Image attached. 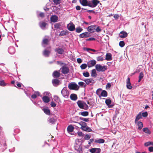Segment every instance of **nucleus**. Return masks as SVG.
Listing matches in <instances>:
<instances>
[{
    "label": "nucleus",
    "mask_w": 153,
    "mask_h": 153,
    "mask_svg": "<svg viewBox=\"0 0 153 153\" xmlns=\"http://www.w3.org/2000/svg\"><path fill=\"white\" fill-rule=\"evenodd\" d=\"M77 61L79 63H81L82 62V60L80 58H79L77 59Z\"/></svg>",
    "instance_id": "69168bd1"
},
{
    "label": "nucleus",
    "mask_w": 153,
    "mask_h": 153,
    "mask_svg": "<svg viewBox=\"0 0 153 153\" xmlns=\"http://www.w3.org/2000/svg\"><path fill=\"white\" fill-rule=\"evenodd\" d=\"M67 31L62 30L60 33L59 35L60 36H63L65 35L67 33Z\"/></svg>",
    "instance_id": "ea45409f"
},
{
    "label": "nucleus",
    "mask_w": 153,
    "mask_h": 153,
    "mask_svg": "<svg viewBox=\"0 0 153 153\" xmlns=\"http://www.w3.org/2000/svg\"><path fill=\"white\" fill-rule=\"evenodd\" d=\"M119 45L121 47H123L125 45V43L123 41H121L119 42Z\"/></svg>",
    "instance_id": "3c124183"
},
{
    "label": "nucleus",
    "mask_w": 153,
    "mask_h": 153,
    "mask_svg": "<svg viewBox=\"0 0 153 153\" xmlns=\"http://www.w3.org/2000/svg\"><path fill=\"white\" fill-rule=\"evenodd\" d=\"M83 30V29L80 27H76V33H79L82 32Z\"/></svg>",
    "instance_id": "37998d69"
},
{
    "label": "nucleus",
    "mask_w": 153,
    "mask_h": 153,
    "mask_svg": "<svg viewBox=\"0 0 153 153\" xmlns=\"http://www.w3.org/2000/svg\"><path fill=\"white\" fill-rule=\"evenodd\" d=\"M91 75L93 77H95L97 75L95 69H93L92 70Z\"/></svg>",
    "instance_id": "79ce46f5"
},
{
    "label": "nucleus",
    "mask_w": 153,
    "mask_h": 153,
    "mask_svg": "<svg viewBox=\"0 0 153 153\" xmlns=\"http://www.w3.org/2000/svg\"><path fill=\"white\" fill-rule=\"evenodd\" d=\"M78 84L80 86L83 87H85L86 85V84L84 82H79L78 83Z\"/></svg>",
    "instance_id": "09e8293b"
},
{
    "label": "nucleus",
    "mask_w": 153,
    "mask_h": 153,
    "mask_svg": "<svg viewBox=\"0 0 153 153\" xmlns=\"http://www.w3.org/2000/svg\"><path fill=\"white\" fill-rule=\"evenodd\" d=\"M87 64H86L84 63L80 65V67L83 70L87 68Z\"/></svg>",
    "instance_id": "49530a36"
},
{
    "label": "nucleus",
    "mask_w": 153,
    "mask_h": 153,
    "mask_svg": "<svg viewBox=\"0 0 153 153\" xmlns=\"http://www.w3.org/2000/svg\"><path fill=\"white\" fill-rule=\"evenodd\" d=\"M102 90L101 88L98 89L96 91V93L97 94L100 98V95Z\"/></svg>",
    "instance_id": "a19ab883"
},
{
    "label": "nucleus",
    "mask_w": 153,
    "mask_h": 153,
    "mask_svg": "<svg viewBox=\"0 0 153 153\" xmlns=\"http://www.w3.org/2000/svg\"><path fill=\"white\" fill-rule=\"evenodd\" d=\"M96 63V61L94 60H91L88 61L87 63L88 67L90 68L94 66Z\"/></svg>",
    "instance_id": "f8f14e48"
},
{
    "label": "nucleus",
    "mask_w": 153,
    "mask_h": 153,
    "mask_svg": "<svg viewBox=\"0 0 153 153\" xmlns=\"http://www.w3.org/2000/svg\"><path fill=\"white\" fill-rule=\"evenodd\" d=\"M119 36L121 38H125L127 36L128 34L125 31H121L119 33Z\"/></svg>",
    "instance_id": "f3484780"
},
{
    "label": "nucleus",
    "mask_w": 153,
    "mask_h": 153,
    "mask_svg": "<svg viewBox=\"0 0 153 153\" xmlns=\"http://www.w3.org/2000/svg\"><path fill=\"white\" fill-rule=\"evenodd\" d=\"M100 95V97L101 96L104 97H106L107 96V92L105 90H103L101 92V94Z\"/></svg>",
    "instance_id": "473e14b6"
},
{
    "label": "nucleus",
    "mask_w": 153,
    "mask_h": 153,
    "mask_svg": "<svg viewBox=\"0 0 153 153\" xmlns=\"http://www.w3.org/2000/svg\"><path fill=\"white\" fill-rule=\"evenodd\" d=\"M143 131L146 134H150L151 133V131L147 127L143 128Z\"/></svg>",
    "instance_id": "c756f323"
},
{
    "label": "nucleus",
    "mask_w": 153,
    "mask_h": 153,
    "mask_svg": "<svg viewBox=\"0 0 153 153\" xmlns=\"http://www.w3.org/2000/svg\"><path fill=\"white\" fill-rule=\"evenodd\" d=\"M105 59L107 61H110L112 59L111 54L110 53H107L105 56Z\"/></svg>",
    "instance_id": "6ab92c4d"
},
{
    "label": "nucleus",
    "mask_w": 153,
    "mask_h": 153,
    "mask_svg": "<svg viewBox=\"0 0 153 153\" xmlns=\"http://www.w3.org/2000/svg\"><path fill=\"white\" fill-rule=\"evenodd\" d=\"M80 3L84 6H89V1L87 0H79Z\"/></svg>",
    "instance_id": "ddd939ff"
},
{
    "label": "nucleus",
    "mask_w": 153,
    "mask_h": 153,
    "mask_svg": "<svg viewBox=\"0 0 153 153\" xmlns=\"http://www.w3.org/2000/svg\"><path fill=\"white\" fill-rule=\"evenodd\" d=\"M60 23H57L55 24L54 27L56 29H59L60 28Z\"/></svg>",
    "instance_id": "603ef678"
},
{
    "label": "nucleus",
    "mask_w": 153,
    "mask_h": 153,
    "mask_svg": "<svg viewBox=\"0 0 153 153\" xmlns=\"http://www.w3.org/2000/svg\"><path fill=\"white\" fill-rule=\"evenodd\" d=\"M56 52L59 54H61L64 52L63 49L61 48H58L55 49Z\"/></svg>",
    "instance_id": "5701e85b"
},
{
    "label": "nucleus",
    "mask_w": 153,
    "mask_h": 153,
    "mask_svg": "<svg viewBox=\"0 0 153 153\" xmlns=\"http://www.w3.org/2000/svg\"><path fill=\"white\" fill-rule=\"evenodd\" d=\"M104 99H105V103L106 104L108 105V107L111 108L113 106V105H110L111 103V101L110 99H105L104 98Z\"/></svg>",
    "instance_id": "412c9836"
},
{
    "label": "nucleus",
    "mask_w": 153,
    "mask_h": 153,
    "mask_svg": "<svg viewBox=\"0 0 153 153\" xmlns=\"http://www.w3.org/2000/svg\"><path fill=\"white\" fill-rule=\"evenodd\" d=\"M88 150L91 153H100L101 151L100 149L95 148L89 149Z\"/></svg>",
    "instance_id": "6e6552de"
},
{
    "label": "nucleus",
    "mask_w": 153,
    "mask_h": 153,
    "mask_svg": "<svg viewBox=\"0 0 153 153\" xmlns=\"http://www.w3.org/2000/svg\"><path fill=\"white\" fill-rule=\"evenodd\" d=\"M142 116L143 117H146L148 116V113L146 111L142 113L141 114Z\"/></svg>",
    "instance_id": "864d4df0"
},
{
    "label": "nucleus",
    "mask_w": 153,
    "mask_h": 153,
    "mask_svg": "<svg viewBox=\"0 0 153 153\" xmlns=\"http://www.w3.org/2000/svg\"><path fill=\"white\" fill-rule=\"evenodd\" d=\"M96 40V39L93 37H91L89 38V39H86L87 41H94Z\"/></svg>",
    "instance_id": "052dcab7"
},
{
    "label": "nucleus",
    "mask_w": 153,
    "mask_h": 153,
    "mask_svg": "<svg viewBox=\"0 0 153 153\" xmlns=\"http://www.w3.org/2000/svg\"><path fill=\"white\" fill-rule=\"evenodd\" d=\"M77 103L79 107L80 108L87 110L88 108V105L84 102L79 100L77 102Z\"/></svg>",
    "instance_id": "f03ea898"
},
{
    "label": "nucleus",
    "mask_w": 153,
    "mask_h": 153,
    "mask_svg": "<svg viewBox=\"0 0 153 153\" xmlns=\"http://www.w3.org/2000/svg\"><path fill=\"white\" fill-rule=\"evenodd\" d=\"M79 114L82 115L83 116L86 117L88 115V112L87 111L81 112L79 113Z\"/></svg>",
    "instance_id": "f704fd0d"
},
{
    "label": "nucleus",
    "mask_w": 153,
    "mask_h": 153,
    "mask_svg": "<svg viewBox=\"0 0 153 153\" xmlns=\"http://www.w3.org/2000/svg\"><path fill=\"white\" fill-rule=\"evenodd\" d=\"M95 142L99 143H103L105 142V140L102 139H99L96 140Z\"/></svg>",
    "instance_id": "e433bc0d"
},
{
    "label": "nucleus",
    "mask_w": 153,
    "mask_h": 153,
    "mask_svg": "<svg viewBox=\"0 0 153 153\" xmlns=\"http://www.w3.org/2000/svg\"><path fill=\"white\" fill-rule=\"evenodd\" d=\"M78 135L79 137H82L84 136V134L81 131H78L77 132Z\"/></svg>",
    "instance_id": "4d7b16f0"
},
{
    "label": "nucleus",
    "mask_w": 153,
    "mask_h": 153,
    "mask_svg": "<svg viewBox=\"0 0 153 153\" xmlns=\"http://www.w3.org/2000/svg\"><path fill=\"white\" fill-rule=\"evenodd\" d=\"M70 98L71 100L73 101H76L77 99V95L74 94H71L70 96Z\"/></svg>",
    "instance_id": "4be33fe9"
},
{
    "label": "nucleus",
    "mask_w": 153,
    "mask_h": 153,
    "mask_svg": "<svg viewBox=\"0 0 153 153\" xmlns=\"http://www.w3.org/2000/svg\"><path fill=\"white\" fill-rule=\"evenodd\" d=\"M42 99L43 101L45 103H48L50 101V99L49 97L46 96L43 97Z\"/></svg>",
    "instance_id": "2f4dec72"
},
{
    "label": "nucleus",
    "mask_w": 153,
    "mask_h": 153,
    "mask_svg": "<svg viewBox=\"0 0 153 153\" xmlns=\"http://www.w3.org/2000/svg\"><path fill=\"white\" fill-rule=\"evenodd\" d=\"M150 142H148L145 143L144 145L146 146H147L151 145Z\"/></svg>",
    "instance_id": "e2e57ef3"
},
{
    "label": "nucleus",
    "mask_w": 153,
    "mask_h": 153,
    "mask_svg": "<svg viewBox=\"0 0 153 153\" xmlns=\"http://www.w3.org/2000/svg\"><path fill=\"white\" fill-rule=\"evenodd\" d=\"M90 36V33L88 32L83 33L79 35V37L80 38H88Z\"/></svg>",
    "instance_id": "2eb2a0df"
},
{
    "label": "nucleus",
    "mask_w": 153,
    "mask_h": 153,
    "mask_svg": "<svg viewBox=\"0 0 153 153\" xmlns=\"http://www.w3.org/2000/svg\"><path fill=\"white\" fill-rule=\"evenodd\" d=\"M43 110L44 113L48 115H50V110L47 107L43 108Z\"/></svg>",
    "instance_id": "c85d7f7f"
},
{
    "label": "nucleus",
    "mask_w": 153,
    "mask_h": 153,
    "mask_svg": "<svg viewBox=\"0 0 153 153\" xmlns=\"http://www.w3.org/2000/svg\"><path fill=\"white\" fill-rule=\"evenodd\" d=\"M74 128L72 126L69 125L68 127L67 130L69 133L72 132L73 131Z\"/></svg>",
    "instance_id": "7c9ffc66"
},
{
    "label": "nucleus",
    "mask_w": 153,
    "mask_h": 153,
    "mask_svg": "<svg viewBox=\"0 0 153 153\" xmlns=\"http://www.w3.org/2000/svg\"><path fill=\"white\" fill-rule=\"evenodd\" d=\"M48 122L51 124H54L55 123V122L56 121V120L53 118L49 117L48 119Z\"/></svg>",
    "instance_id": "393cba45"
},
{
    "label": "nucleus",
    "mask_w": 153,
    "mask_h": 153,
    "mask_svg": "<svg viewBox=\"0 0 153 153\" xmlns=\"http://www.w3.org/2000/svg\"><path fill=\"white\" fill-rule=\"evenodd\" d=\"M39 16L41 17L42 18H43L44 17V13H42V12H41V13H40L39 15Z\"/></svg>",
    "instance_id": "774afa93"
},
{
    "label": "nucleus",
    "mask_w": 153,
    "mask_h": 153,
    "mask_svg": "<svg viewBox=\"0 0 153 153\" xmlns=\"http://www.w3.org/2000/svg\"><path fill=\"white\" fill-rule=\"evenodd\" d=\"M79 118L80 120L85 122H88L90 119L89 118H85L82 117H80Z\"/></svg>",
    "instance_id": "a18cd8bd"
},
{
    "label": "nucleus",
    "mask_w": 153,
    "mask_h": 153,
    "mask_svg": "<svg viewBox=\"0 0 153 153\" xmlns=\"http://www.w3.org/2000/svg\"><path fill=\"white\" fill-rule=\"evenodd\" d=\"M100 3V1L98 0H92L89 1V6L91 7H95Z\"/></svg>",
    "instance_id": "39448f33"
},
{
    "label": "nucleus",
    "mask_w": 153,
    "mask_h": 153,
    "mask_svg": "<svg viewBox=\"0 0 153 153\" xmlns=\"http://www.w3.org/2000/svg\"><path fill=\"white\" fill-rule=\"evenodd\" d=\"M67 28L70 31H73L75 29L74 25L73 23H70L68 25Z\"/></svg>",
    "instance_id": "4468645a"
},
{
    "label": "nucleus",
    "mask_w": 153,
    "mask_h": 153,
    "mask_svg": "<svg viewBox=\"0 0 153 153\" xmlns=\"http://www.w3.org/2000/svg\"><path fill=\"white\" fill-rule=\"evenodd\" d=\"M73 122L78 123L81 126L80 128L83 131L88 132H91L92 131V130L87 126V123L81 121L79 123H78L73 121Z\"/></svg>",
    "instance_id": "f257e3e1"
},
{
    "label": "nucleus",
    "mask_w": 153,
    "mask_h": 153,
    "mask_svg": "<svg viewBox=\"0 0 153 153\" xmlns=\"http://www.w3.org/2000/svg\"><path fill=\"white\" fill-rule=\"evenodd\" d=\"M102 54L100 56H97L96 58V59L98 61H102L104 60V59L102 56Z\"/></svg>",
    "instance_id": "4c0bfd02"
},
{
    "label": "nucleus",
    "mask_w": 153,
    "mask_h": 153,
    "mask_svg": "<svg viewBox=\"0 0 153 153\" xmlns=\"http://www.w3.org/2000/svg\"><path fill=\"white\" fill-rule=\"evenodd\" d=\"M47 23L44 22H41L39 23V25L40 28L42 30H45L46 29V26Z\"/></svg>",
    "instance_id": "a211bd4d"
},
{
    "label": "nucleus",
    "mask_w": 153,
    "mask_h": 153,
    "mask_svg": "<svg viewBox=\"0 0 153 153\" xmlns=\"http://www.w3.org/2000/svg\"><path fill=\"white\" fill-rule=\"evenodd\" d=\"M62 72L64 74H68L69 72V69L68 68L65 66H62L61 68Z\"/></svg>",
    "instance_id": "1a4fd4ad"
},
{
    "label": "nucleus",
    "mask_w": 153,
    "mask_h": 153,
    "mask_svg": "<svg viewBox=\"0 0 153 153\" xmlns=\"http://www.w3.org/2000/svg\"><path fill=\"white\" fill-rule=\"evenodd\" d=\"M88 85H91L95 83V81L92 79H87L83 80Z\"/></svg>",
    "instance_id": "9d476101"
},
{
    "label": "nucleus",
    "mask_w": 153,
    "mask_h": 153,
    "mask_svg": "<svg viewBox=\"0 0 153 153\" xmlns=\"http://www.w3.org/2000/svg\"><path fill=\"white\" fill-rule=\"evenodd\" d=\"M49 40L48 39H43L42 42V45L43 47H45L44 45H47L48 43Z\"/></svg>",
    "instance_id": "58836bf2"
},
{
    "label": "nucleus",
    "mask_w": 153,
    "mask_h": 153,
    "mask_svg": "<svg viewBox=\"0 0 153 153\" xmlns=\"http://www.w3.org/2000/svg\"><path fill=\"white\" fill-rule=\"evenodd\" d=\"M149 150L150 152H153V147H149Z\"/></svg>",
    "instance_id": "338daca9"
},
{
    "label": "nucleus",
    "mask_w": 153,
    "mask_h": 153,
    "mask_svg": "<svg viewBox=\"0 0 153 153\" xmlns=\"http://www.w3.org/2000/svg\"><path fill=\"white\" fill-rule=\"evenodd\" d=\"M91 137V136L88 135L86 134L84 137L85 139L86 140H88Z\"/></svg>",
    "instance_id": "6e6d98bb"
},
{
    "label": "nucleus",
    "mask_w": 153,
    "mask_h": 153,
    "mask_svg": "<svg viewBox=\"0 0 153 153\" xmlns=\"http://www.w3.org/2000/svg\"><path fill=\"white\" fill-rule=\"evenodd\" d=\"M83 76L85 77H88L89 76V74L88 72H86L83 73Z\"/></svg>",
    "instance_id": "8fccbe9b"
},
{
    "label": "nucleus",
    "mask_w": 153,
    "mask_h": 153,
    "mask_svg": "<svg viewBox=\"0 0 153 153\" xmlns=\"http://www.w3.org/2000/svg\"><path fill=\"white\" fill-rule=\"evenodd\" d=\"M50 53V51L45 49L43 51V55L46 57H48L49 56V55Z\"/></svg>",
    "instance_id": "bb28decb"
},
{
    "label": "nucleus",
    "mask_w": 153,
    "mask_h": 153,
    "mask_svg": "<svg viewBox=\"0 0 153 153\" xmlns=\"http://www.w3.org/2000/svg\"><path fill=\"white\" fill-rule=\"evenodd\" d=\"M75 150L78 153H82V147L81 144L79 145L76 143L74 146Z\"/></svg>",
    "instance_id": "0eeeda50"
},
{
    "label": "nucleus",
    "mask_w": 153,
    "mask_h": 153,
    "mask_svg": "<svg viewBox=\"0 0 153 153\" xmlns=\"http://www.w3.org/2000/svg\"><path fill=\"white\" fill-rule=\"evenodd\" d=\"M101 31V29L100 28L99 26H97L95 28V31L97 32H100Z\"/></svg>",
    "instance_id": "13d9d810"
},
{
    "label": "nucleus",
    "mask_w": 153,
    "mask_h": 153,
    "mask_svg": "<svg viewBox=\"0 0 153 153\" xmlns=\"http://www.w3.org/2000/svg\"><path fill=\"white\" fill-rule=\"evenodd\" d=\"M87 12L88 13L92 12V13H97V12H95L94 10H87Z\"/></svg>",
    "instance_id": "0e129e2a"
},
{
    "label": "nucleus",
    "mask_w": 153,
    "mask_h": 153,
    "mask_svg": "<svg viewBox=\"0 0 153 153\" xmlns=\"http://www.w3.org/2000/svg\"><path fill=\"white\" fill-rule=\"evenodd\" d=\"M60 0H53V1L55 4L57 5L60 3Z\"/></svg>",
    "instance_id": "5fc2aeb1"
},
{
    "label": "nucleus",
    "mask_w": 153,
    "mask_h": 153,
    "mask_svg": "<svg viewBox=\"0 0 153 153\" xmlns=\"http://www.w3.org/2000/svg\"><path fill=\"white\" fill-rule=\"evenodd\" d=\"M61 93L64 98L67 99L68 97L69 93L66 87L63 88L61 91Z\"/></svg>",
    "instance_id": "20e7f679"
},
{
    "label": "nucleus",
    "mask_w": 153,
    "mask_h": 153,
    "mask_svg": "<svg viewBox=\"0 0 153 153\" xmlns=\"http://www.w3.org/2000/svg\"><path fill=\"white\" fill-rule=\"evenodd\" d=\"M53 77L58 78L60 76V74L58 72L55 71L53 73Z\"/></svg>",
    "instance_id": "72a5a7b5"
},
{
    "label": "nucleus",
    "mask_w": 153,
    "mask_h": 153,
    "mask_svg": "<svg viewBox=\"0 0 153 153\" xmlns=\"http://www.w3.org/2000/svg\"><path fill=\"white\" fill-rule=\"evenodd\" d=\"M58 17L56 15H53L51 17V21L53 22H55L57 21Z\"/></svg>",
    "instance_id": "aec40b11"
},
{
    "label": "nucleus",
    "mask_w": 153,
    "mask_h": 153,
    "mask_svg": "<svg viewBox=\"0 0 153 153\" xmlns=\"http://www.w3.org/2000/svg\"><path fill=\"white\" fill-rule=\"evenodd\" d=\"M142 118V116L141 114V112H140L139 113L137 116L136 117L135 120V124H136L137 122L138 121V120L141 118Z\"/></svg>",
    "instance_id": "a878e982"
},
{
    "label": "nucleus",
    "mask_w": 153,
    "mask_h": 153,
    "mask_svg": "<svg viewBox=\"0 0 153 153\" xmlns=\"http://www.w3.org/2000/svg\"><path fill=\"white\" fill-rule=\"evenodd\" d=\"M50 105L52 107H54L56 106V104L53 101L51 102Z\"/></svg>",
    "instance_id": "bf43d9fd"
},
{
    "label": "nucleus",
    "mask_w": 153,
    "mask_h": 153,
    "mask_svg": "<svg viewBox=\"0 0 153 153\" xmlns=\"http://www.w3.org/2000/svg\"><path fill=\"white\" fill-rule=\"evenodd\" d=\"M96 70L98 71H104L106 70L105 66H102L100 64H97L95 66Z\"/></svg>",
    "instance_id": "423d86ee"
},
{
    "label": "nucleus",
    "mask_w": 153,
    "mask_h": 153,
    "mask_svg": "<svg viewBox=\"0 0 153 153\" xmlns=\"http://www.w3.org/2000/svg\"><path fill=\"white\" fill-rule=\"evenodd\" d=\"M52 82L53 85L56 86L59 84V81L57 79H54L52 80Z\"/></svg>",
    "instance_id": "c9c22d12"
},
{
    "label": "nucleus",
    "mask_w": 153,
    "mask_h": 153,
    "mask_svg": "<svg viewBox=\"0 0 153 153\" xmlns=\"http://www.w3.org/2000/svg\"><path fill=\"white\" fill-rule=\"evenodd\" d=\"M143 76L144 75L143 73L142 72H141L140 73L139 76V80L138 81L139 82L141 81V79L143 78Z\"/></svg>",
    "instance_id": "c03bdc74"
},
{
    "label": "nucleus",
    "mask_w": 153,
    "mask_h": 153,
    "mask_svg": "<svg viewBox=\"0 0 153 153\" xmlns=\"http://www.w3.org/2000/svg\"><path fill=\"white\" fill-rule=\"evenodd\" d=\"M6 84L4 82V81L3 80L0 79V85L2 86H6Z\"/></svg>",
    "instance_id": "de8ad7c7"
},
{
    "label": "nucleus",
    "mask_w": 153,
    "mask_h": 153,
    "mask_svg": "<svg viewBox=\"0 0 153 153\" xmlns=\"http://www.w3.org/2000/svg\"><path fill=\"white\" fill-rule=\"evenodd\" d=\"M68 88L70 90H77L79 88V86L75 82L70 83L68 85Z\"/></svg>",
    "instance_id": "7ed1b4c3"
},
{
    "label": "nucleus",
    "mask_w": 153,
    "mask_h": 153,
    "mask_svg": "<svg viewBox=\"0 0 153 153\" xmlns=\"http://www.w3.org/2000/svg\"><path fill=\"white\" fill-rule=\"evenodd\" d=\"M136 124L138 126V129L139 130H141L143 127V123L140 121H137Z\"/></svg>",
    "instance_id": "cd10ccee"
},
{
    "label": "nucleus",
    "mask_w": 153,
    "mask_h": 153,
    "mask_svg": "<svg viewBox=\"0 0 153 153\" xmlns=\"http://www.w3.org/2000/svg\"><path fill=\"white\" fill-rule=\"evenodd\" d=\"M54 98L55 100L56 101H59V100H60V99L57 96H54Z\"/></svg>",
    "instance_id": "680f3d73"
},
{
    "label": "nucleus",
    "mask_w": 153,
    "mask_h": 153,
    "mask_svg": "<svg viewBox=\"0 0 153 153\" xmlns=\"http://www.w3.org/2000/svg\"><path fill=\"white\" fill-rule=\"evenodd\" d=\"M126 87L127 88L129 89H131L132 88L131 85V83L130 81V79L128 77L126 81Z\"/></svg>",
    "instance_id": "dca6fc26"
},
{
    "label": "nucleus",
    "mask_w": 153,
    "mask_h": 153,
    "mask_svg": "<svg viewBox=\"0 0 153 153\" xmlns=\"http://www.w3.org/2000/svg\"><path fill=\"white\" fill-rule=\"evenodd\" d=\"M15 51V49L13 47H10L8 48V51L11 54H14Z\"/></svg>",
    "instance_id": "b1692460"
},
{
    "label": "nucleus",
    "mask_w": 153,
    "mask_h": 153,
    "mask_svg": "<svg viewBox=\"0 0 153 153\" xmlns=\"http://www.w3.org/2000/svg\"><path fill=\"white\" fill-rule=\"evenodd\" d=\"M97 27L96 25H91L88 27L87 30L90 33H94L95 31V28Z\"/></svg>",
    "instance_id": "9b49d317"
}]
</instances>
